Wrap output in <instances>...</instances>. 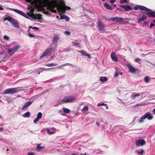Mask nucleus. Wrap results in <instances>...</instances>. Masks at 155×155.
Masks as SVG:
<instances>
[{
    "label": "nucleus",
    "instance_id": "obj_1",
    "mask_svg": "<svg viewBox=\"0 0 155 155\" xmlns=\"http://www.w3.org/2000/svg\"><path fill=\"white\" fill-rule=\"evenodd\" d=\"M30 2L32 6L37 10H45L44 7L48 8V10H70L69 7L65 5L63 0H25Z\"/></svg>",
    "mask_w": 155,
    "mask_h": 155
},
{
    "label": "nucleus",
    "instance_id": "obj_2",
    "mask_svg": "<svg viewBox=\"0 0 155 155\" xmlns=\"http://www.w3.org/2000/svg\"><path fill=\"white\" fill-rule=\"evenodd\" d=\"M14 11L20 15L28 19H29V18H31L34 20L38 19L40 20L42 18V15L41 14H34L33 12H34L35 10H30V12H27V14H26L20 10Z\"/></svg>",
    "mask_w": 155,
    "mask_h": 155
},
{
    "label": "nucleus",
    "instance_id": "obj_3",
    "mask_svg": "<svg viewBox=\"0 0 155 155\" xmlns=\"http://www.w3.org/2000/svg\"><path fill=\"white\" fill-rule=\"evenodd\" d=\"M131 7L129 5H120V7L122 8L124 10H132V9H134V10H150L142 5H136L133 4H131Z\"/></svg>",
    "mask_w": 155,
    "mask_h": 155
},
{
    "label": "nucleus",
    "instance_id": "obj_4",
    "mask_svg": "<svg viewBox=\"0 0 155 155\" xmlns=\"http://www.w3.org/2000/svg\"><path fill=\"white\" fill-rule=\"evenodd\" d=\"M4 18V19L3 21H4L7 20L10 22L11 25L13 27L16 28H19L20 27L18 23L16 20H15L9 16H8L6 17H4L3 18Z\"/></svg>",
    "mask_w": 155,
    "mask_h": 155
},
{
    "label": "nucleus",
    "instance_id": "obj_5",
    "mask_svg": "<svg viewBox=\"0 0 155 155\" xmlns=\"http://www.w3.org/2000/svg\"><path fill=\"white\" fill-rule=\"evenodd\" d=\"M75 99L74 97L72 96H66L63 97V98L61 100V101L58 102V104L61 105L64 103H66L71 102L74 101Z\"/></svg>",
    "mask_w": 155,
    "mask_h": 155
},
{
    "label": "nucleus",
    "instance_id": "obj_6",
    "mask_svg": "<svg viewBox=\"0 0 155 155\" xmlns=\"http://www.w3.org/2000/svg\"><path fill=\"white\" fill-rule=\"evenodd\" d=\"M38 11H41V10H38ZM43 11L44 13L47 15L49 16H51V13H56L57 11L59 12L65 13L66 10H49V12L46 11V10H41Z\"/></svg>",
    "mask_w": 155,
    "mask_h": 155
},
{
    "label": "nucleus",
    "instance_id": "obj_7",
    "mask_svg": "<svg viewBox=\"0 0 155 155\" xmlns=\"http://www.w3.org/2000/svg\"><path fill=\"white\" fill-rule=\"evenodd\" d=\"M17 88H8L5 90L4 91V94H13L17 92Z\"/></svg>",
    "mask_w": 155,
    "mask_h": 155
},
{
    "label": "nucleus",
    "instance_id": "obj_8",
    "mask_svg": "<svg viewBox=\"0 0 155 155\" xmlns=\"http://www.w3.org/2000/svg\"><path fill=\"white\" fill-rule=\"evenodd\" d=\"M20 47V45H16L15 46L13 47L12 48L8 49L7 50L8 53V54H9L11 53L12 52V54L11 55H12L13 54L16 52Z\"/></svg>",
    "mask_w": 155,
    "mask_h": 155
},
{
    "label": "nucleus",
    "instance_id": "obj_9",
    "mask_svg": "<svg viewBox=\"0 0 155 155\" xmlns=\"http://www.w3.org/2000/svg\"><path fill=\"white\" fill-rule=\"evenodd\" d=\"M97 25L98 27V29L100 31H104L105 30L104 24L99 19H98L97 21Z\"/></svg>",
    "mask_w": 155,
    "mask_h": 155
},
{
    "label": "nucleus",
    "instance_id": "obj_10",
    "mask_svg": "<svg viewBox=\"0 0 155 155\" xmlns=\"http://www.w3.org/2000/svg\"><path fill=\"white\" fill-rule=\"evenodd\" d=\"M107 20L110 21L115 22L116 23L121 22L123 21V18H119L115 17L114 18L107 19Z\"/></svg>",
    "mask_w": 155,
    "mask_h": 155
},
{
    "label": "nucleus",
    "instance_id": "obj_11",
    "mask_svg": "<svg viewBox=\"0 0 155 155\" xmlns=\"http://www.w3.org/2000/svg\"><path fill=\"white\" fill-rule=\"evenodd\" d=\"M145 143V141L143 139L138 140L136 141V144L137 147H139V146H143Z\"/></svg>",
    "mask_w": 155,
    "mask_h": 155
},
{
    "label": "nucleus",
    "instance_id": "obj_12",
    "mask_svg": "<svg viewBox=\"0 0 155 155\" xmlns=\"http://www.w3.org/2000/svg\"><path fill=\"white\" fill-rule=\"evenodd\" d=\"M78 52L79 53H81L83 56H87L88 58L91 59V57L90 54L89 53H86L84 50L78 51Z\"/></svg>",
    "mask_w": 155,
    "mask_h": 155
},
{
    "label": "nucleus",
    "instance_id": "obj_13",
    "mask_svg": "<svg viewBox=\"0 0 155 155\" xmlns=\"http://www.w3.org/2000/svg\"><path fill=\"white\" fill-rule=\"evenodd\" d=\"M127 66L129 68L130 72L134 73L136 71V68L133 67L130 64H127Z\"/></svg>",
    "mask_w": 155,
    "mask_h": 155
},
{
    "label": "nucleus",
    "instance_id": "obj_14",
    "mask_svg": "<svg viewBox=\"0 0 155 155\" xmlns=\"http://www.w3.org/2000/svg\"><path fill=\"white\" fill-rule=\"evenodd\" d=\"M144 116L145 118H147L148 120H151L153 118V117L151 114L149 112H147L144 115Z\"/></svg>",
    "mask_w": 155,
    "mask_h": 155
},
{
    "label": "nucleus",
    "instance_id": "obj_15",
    "mask_svg": "<svg viewBox=\"0 0 155 155\" xmlns=\"http://www.w3.org/2000/svg\"><path fill=\"white\" fill-rule=\"evenodd\" d=\"M110 56L112 60L113 61L115 62H117L118 61L117 58L116 56L115 52H112L110 54Z\"/></svg>",
    "mask_w": 155,
    "mask_h": 155
},
{
    "label": "nucleus",
    "instance_id": "obj_16",
    "mask_svg": "<svg viewBox=\"0 0 155 155\" xmlns=\"http://www.w3.org/2000/svg\"><path fill=\"white\" fill-rule=\"evenodd\" d=\"M146 14L149 17H155V12L153 11H148Z\"/></svg>",
    "mask_w": 155,
    "mask_h": 155
},
{
    "label": "nucleus",
    "instance_id": "obj_17",
    "mask_svg": "<svg viewBox=\"0 0 155 155\" xmlns=\"http://www.w3.org/2000/svg\"><path fill=\"white\" fill-rule=\"evenodd\" d=\"M147 17L146 16L144 15H142L141 18H137V22L140 23L142 21H143Z\"/></svg>",
    "mask_w": 155,
    "mask_h": 155
},
{
    "label": "nucleus",
    "instance_id": "obj_18",
    "mask_svg": "<svg viewBox=\"0 0 155 155\" xmlns=\"http://www.w3.org/2000/svg\"><path fill=\"white\" fill-rule=\"evenodd\" d=\"M59 37L58 35L57 34H55L53 37V42L54 44H57V40L59 39Z\"/></svg>",
    "mask_w": 155,
    "mask_h": 155
},
{
    "label": "nucleus",
    "instance_id": "obj_19",
    "mask_svg": "<svg viewBox=\"0 0 155 155\" xmlns=\"http://www.w3.org/2000/svg\"><path fill=\"white\" fill-rule=\"evenodd\" d=\"M32 103V102L30 101H28L22 107V110H23L25 109V108L27 107H29L30 105Z\"/></svg>",
    "mask_w": 155,
    "mask_h": 155
},
{
    "label": "nucleus",
    "instance_id": "obj_20",
    "mask_svg": "<svg viewBox=\"0 0 155 155\" xmlns=\"http://www.w3.org/2000/svg\"><path fill=\"white\" fill-rule=\"evenodd\" d=\"M61 19H65L67 21H68L70 18L64 15H61Z\"/></svg>",
    "mask_w": 155,
    "mask_h": 155
},
{
    "label": "nucleus",
    "instance_id": "obj_21",
    "mask_svg": "<svg viewBox=\"0 0 155 155\" xmlns=\"http://www.w3.org/2000/svg\"><path fill=\"white\" fill-rule=\"evenodd\" d=\"M146 118H145V117L144 115L142 116L141 117L140 119H139L138 120V123H143V122H144V120Z\"/></svg>",
    "mask_w": 155,
    "mask_h": 155
},
{
    "label": "nucleus",
    "instance_id": "obj_22",
    "mask_svg": "<svg viewBox=\"0 0 155 155\" xmlns=\"http://www.w3.org/2000/svg\"><path fill=\"white\" fill-rule=\"evenodd\" d=\"M108 80V79L105 77H101L100 78V81L104 82Z\"/></svg>",
    "mask_w": 155,
    "mask_h": 155
},
{
    "label": "nucleus",
    "instance_id": "obj_23",
    "mask_svg": "<svg viewBox=\"0 0 155 155\" xmlns=\"http://www.w3.org/2000/svg\"><path fill=\"white\" fill-rule=\"evenodd\" d=\"M30 113L28 111L25 113L23 115V117H30Z\"/></svg>",
    "mask_w": 155,
    "mask_h": 155
},
{
    "label": "nucleus",
    "instance_id": "obj_24",
    "mask_svg": "<svg viewBox=\"0 0 155 155\" xmlns=\"http://www.w3.org/2000/svg\"><path fill=\"white\" fill-rule=\"evenodd\" d=\"M63 111L66 113H69L71 112V111L69 109L64 108L63 109Z\"/></svg>",
    "mask_w": 155,
    "mask_h": 155
},
{
    "label": "nucleus",
    "instance_id": "obj_25",
    "mask_svg": "<svg viewBox=\"0 0 155 155\" xmlns=\"http://www.w3.org/2000/svg\"><path fill=\"white\" fill-rule=\"evenodd\" d=\"M45 66L48 67L54 66L57 65V64L55 63H49L45 65Z\"/></svg>",
    "mask_w": 155,
    "mask_h": 155
},
{
    "label": "nucleus",
    "instance_id": "obj_26",
    "mask_svg": "<svg viewBox=\"0 0 155 155\" xmlns=\"http://www.w3.org/2000/svg\"><path fill=\"white\" fill-rule=\"evenodd\" d=\"M38 151H41L43 149V147L40 146V145L38 144L37 146Z\"/></svg>",
    "mask_w": 155,
    "mask_h": 155
},
{
    "label": "nucleus",
    "instance_id": "obj_27",
    "mask_svg": "<svg viewBox=\"0 0 155 155\" xmlns=\"http://www.w3.org/2000/svg\"><path fill=\"white\" fill-rule=\"evenodd\" d=\"M104 6L108 10H110L111 9V7L108 4H107L106 3L104 4Z\"/></svg>",
    "mask_w": 155,
    "mask_h": 155
},
{
    "label": "nucleus",
    "instance_id": "obj_28",
    "mask_svg": "<svg viewBox=\"0 0 155 155\" xmlns=\"http://www.w3.org/2000/svg\"><path fill=\"white\" fill-rule=\"evenodd\" d=\"M42 114L41 113H38L37 115V118L38 119H40L42 117Z\"/></svg>",
    "mask_w": 155,
    "mask_h": 155
},
{
    "label": "nucleus",
    "instance_id": "obj_29",
    "mask_svg": "<svg viewBox=\"0 0 155 155\" xmlns=\"http://www.w3.org/2000/svg\"><path fill=\"white\" fill-rule=\"evenodd\" d=\"M28 36L31 38H36L38 37L37 36L34 35H33V34L31 33H29L28 34Z\"/></svg>",
    "mask_w": 155,
    "mask_h": 155
},
{
    "label": "nucleus",
    "instance_id": "obj_30",
    "mask_svg": "<svg viewBox=\"0 0 155 155\" xmlns=\"http://www.w3.org/2000/svg\"><path fill=\"white\" fill-rule=\"evenodd\" d=\"M88 110V108L87 106L84 107L82 109V111L83 112H85L86 111H87Z\"/></svg>",
    "mask_w": 155,
    "mask_h": 155
},
{
    "label": "nucleus",
    "instance_id": "obj_31",
    "mask_svg": "<svg viewBox=\"0 0 155 155\" xmlns=\"http://www.w3.org/2000/svg\"><path fill=\"white\" fill-rule=\"evenodd\" d=\"M144 150L143 149H141V152H140L139 151H138L137 152V153L138 154H140V155H143V154Z\"/></svg>",
    "mask_w": 155,
    "mask_h": 155
},
{
    "label": "nucleus",
    "instance_id": "obj_32",
    "mask_svg": "<svg viewBox=\"0 0 155 155\" xmlns=\"http://www.w3.org/2000/svg\"><path fill=\"white\" fill-rule=\"evenodd\" d=\"M51 48H50L49 49H47L45 51V52L47 54V55L51 51Z\"/></svg>",
    "mask_w": 155,
    "mask_h": 155
},
{
    "label": "nucleus",
    "instance_id": "obj_33",
    "mask_svg": "<svg viewBox=\"0 0 155 155\" xmlns=\"http://www.w3.org/2000/svg\"><path fill=\"white\" fill-rule=\"evenodd\" d=\"M32 28L33 29H36V30H38L39 29V28H38V27H32L31 26H29V29H30V28Z\"/></svg>",
    "mask_w": 155,
    "mask_h": 155
},
{
    "label": "nucleus",
    "instance_id": "obj_34",
    "mask_svg": "<svg viewBox=\"0 0 155 155\" xmlns=\"http://www.w3.org/2000/svg\"><path fill=\"white\" fill-rule=\"evenodd\" d=\"M149 78L148 77H146L144 78V81L146 83H148L149 82Z\"/></svg>",
    "mask_w": 155,
    "mask_h": 155
},
{
    "label": "nucleus",
    "instance_id": "obj_35",
    "mask_svg": "<svg viewBox=\"0 0 155 155\" xmlns=\"http://www.w3.org/2000/svg\"><path fill=\"white\" fill-rule=\"evenodd\" d=\"M129 0H121L120 1V2L122 4L123 3H127L128 1H129Z\"/></svg>",
    "mask_w": 155,
    "mask_h": 155
},
{
    "label": "nucleus",
    "instance_id": "obj_36",
    "mask_svg": "<svg viewBox=\"0 0 155 155\" xmlns=\"http://www.w3.org/2000/svg\"><path fill=\"white\" fill-rule=\"evenodd\" d=\"M3 38H4V39L5 40H8L9 39V37H8V36L6 35H4Z\"/></svg>",
    "mask_w": 155,
    "mask_h": 155
},
{
    "label": "nucleus",
    "instance_id": "obj_37",
    "mask_svg": "<svg viewBox=\"0 0 155 155\" xmlns=\"http://www.w3.org/2000/svg\"><path fill=\"white\" fill-rule=\"evenodd\" d=\"M47 54L46 53L45 51L42 54V55L41 56L40 58H42L46 56Z\"/></svg>",
    "mask_w": 155,
    "mask_h": 155
},
{
    "label": "nucleus",
    "instance_id": "obj_38",
    "mask_svg": "<svg viewBox=\"0 0 155 155\" xmlns=\"http://www.w3.org/2000/svg\"><path fill=\"white\" fill-rule=\"evenodd\" d=\"M105 105H106V104H105L104 103H102V104H97V106H105Z\"/></svg>",
    "mask_w": 155,
    "mask_h": 155
},
{
    "label": "nucleus",
    "instance_id": "obj_39",
    "mask_svg": "<svg viewBox=\"0 0 155 155\" xmlns=\"http://www.w3.org/2000/svg\"><path fill=\"white\" fill-rule=\"evenodd\" d=\"M140 61H141V59L139 58H136L135 59V61L137 62Z\"/></svg>",
    "mask_w": 155,
    "mask_h": 155
},
{
    "label": "nucleus",
    "instance_id": "obj_40",
    "mask_svg": "<svg viewBox=\"0 0 155 155\" xmlns=\"http://www.w3.org/2000/svg\"><path fill=\"white\" fill-rule=\"evenodd\" d=\"M140 96V94L139 93H138V94H135V95H134V96H133V97H134V98H135V97H139Z\"/></svg>",
    "mask_w": 155,
    "mask_h": 155
},
{
    "label": "nucleus",
    "instance_id": "obj_41",
    "mask_svg": "<svg viewBox=\"0 0 155 155\" xmlns=\"http://www.w3.org/2000/svg\"><path fill=\"white\" fill-rule=\"evenodd\" d=\"M65 33L66 34H67L68 35H70L71 34V33L70 32H69V31H65Z\"/></svg>",
    "mask_w": 155,
    "mask_h": 155
},
{
    "label": "nucleus",
    "instance_id": "obj_42",
    "mask_svg": "<svg viewBox=\"0 0 155 155\" xmlns=\"http://www.w3.org/2000/svg\"><path fill=\"white\" fill-rule=\"evenodd\" d=\"M39 119L37 117L36 118L34 121V122L35 123H36L37 121H38L39 120Z\"/></svg>",
    "mask_w": 155,
    "mask_h": 155
},
{
    "label": "nucleus",
    "instance_id": "obj_43",
    "mask_svg": "<svg viewBox=\"0 0 155 155\" xmlns=\"http://www.w3.org/2000/svg\"><path fill=\"white\" fill-rule=\"evenodd\" d=\"M155 25L154 24H153V23H151L150 25V28H152V27L153 26Z\"/></svg>",
    "mask_w": 155,
    "mask_h": 155
},
{
    "label": "nucleus",
    "instance_id": "obj_44",
    "mask_svg": "<svg viewBox=\"0 0 155 155\" xmlns=\"http://www.w3.org/2000/svg\"><path fill=\"white\" fill-rule=\"evenodd\" d=\"M120 73H118V72H117V73H116L114 75L116 77H118L119 76V74Z\"/></svg>",
    "mask_w": 155,
    "mask_h": 155
},
{
    "label": "nucleus",
    "instance_id": "obj_45",
    "mask_svg": "<svg viewBox=\"0 0 155 155\" xmlns=\"http://www.w3.org/2000/svg\"><path fill=\"white\" fill-rule=\"evenodd\" d=\"M34 153H28V155H34Z\"/></svg>",
    "mask_w": 155,
    "mask_h": 155
},
{
    "label": "nucleus",
    "instance_id": "obj_46",
    "mask_svg": "<svg viewBox=\"0 0 155 155\" xmlns=\"http://www.w3.org/2000/svg\"><path fill=\"white\" fill-rule=\"evenodd\" d=\"M48 133L49 132L51 133V134H54V131H52V132H50V131L49 130H48Z\"/></svg>",
    "mask_w": 155,
    "mask_h": 155
},
{
    "label": "nucleus",
    "instance_id": "obj_47",
    "mask_svg": "<svg viewBox=\"0 0 155 155\" xmlns=\"http://www.w3.org/2000/svg\"><path fill=\"white\" fill-rule=\"evenodd\" d=\"M110 2L111 3H113L115 2L114 0H110Z\"/></svg>",
    "mask_w": 155,
    "mask_h": 155
},
{
    "label": "nucleus",
    "instance_id": "obj_48",
    "mask_svg": "<svg viewBox=\"0 0 155 155\" xmlns=\"http://www.w3.org/2000/svg\"><path fill=\"white\" fill-rule=\"evenodd\" d=\"M96 124L98 126H99L100 125V123L99 122H97L96 123Z\"/></svg>",
    "mask_w": 155,
    "mask_h": 155
},
{
    "label": "nucleus",
    "instance_id": "obj_49",
    "mask_svg": "<svg viewBox=\"0 0 155 155\" xmlns=\"http://www.w3.org/2000/svg\"><path fill=\"white\" fill-rule=\"evenodd\" d=\"M150 53H149L148 54H142V55H143V56H145L147 55L148 54H150Z\"/></svg>",
    "mask_w": 155,
    "mask_h": 155
},
{
    "label": "nucleus",
    "instance_id": "obj_50",
    "mask_svg": "<svg viewBox=\"0 0 155 155\" xmlns=\"http://www.w3.org/2000/svg\"><path fill=\"white\" fill-rule=\"evenodd\" d=\"M3 130H4V129L3 128H2V127L0 128V130L1 131H3Z\"/></svg>",
    "mask_w": 155,
    "mask_h": 155
},
{
    "label": "nucleus",
    "instance_id": "obj_51",
    "mask_svg": "<svg viewBox=\"0 0 155 155\" xmlns=\"http://www.w3.org/2000/svg\"><path fill=\"white\" fill-rule=\"evenodd\" d=\"M49 69H49V68H43V70H49Z\"/></svg>",
    "mask_w": 155,
    "mask_h": 155
},
{
    "label": "nucleus",
    "instance_id": "obj_52",
    "mask_svg": "<svg viewBox=\"0 0 155 155\" xmlns=\"http://www.w3.org/2000/svg\"><path fill=\"white\" fill-rule=\"evenodd\" d=\"M105 106H106V109H108V106L106 104V105H105Z\"/></svg>",
    "mask_w": 155,
    "mask_h": 155
},
{
    "label": "nucleus",
    "instance_id": "obj_53",
    "mask_svg": "<svg viewBox=\"0 0 155 155\" xmlns=\"http://www.w3.org/2000/svg\"><path fill=\"white\" fill-rule=\"evenodd\" d=\"M3 8L0 6V10H3Z\"/></svg>",
    "mask_w": 155,
    "mask_h": 155
},
{
    "label": "nucleus",
    "instance_id": "obj_54",
    "mask_svg": "<svg viewBox=\"0 0 155 155\" xmlns=\"http://www.w3.org/2000/svg\"><path fill=\"white\" fill-rule=\"evenodd\" d=\"M72 155H80L74 153V154H72Z\"/></svg>",
    "mask_w": 155,
    "mask_h": 155
},
{
    "label": "nucleus",
    "instance_id": "obj_55",
    "mask_svg": "<svg viewBox=\"0 0 155 155\" xmlns=\"http://www.w3.org/2000/svg\"><path fill=\"white\" fill-rule=\"evenodd\" d=\"M153 113H154V114H155V108H154L153 109Z\"/></svg>",
    "mask_w": 155,
    "mask_h": 155
},
{
    "label": "nucleus",
    "instance_id": "obj_56",
    "mask_svg": "<svg viewBox=\"0 0 155 155\" xmlns=\"http://www.w3.org/2000/svg\"><path fill=\"white\" fill-rule=\"evenodd\" d=\"M67 65V64H63L62 65V66H64Z\"/></svg>",
    "mask_w": 155,
    "mask_h": 155
},
{
    "label": "nucleus",
    "instance_id": "obj_57",
    "mask_svg": "<svg viewBox=\"0 0 155 155\" xmlns=\"http://www.w3.org/2000/svg\"><path fill=\"white\" fill-rule=\"evenodd\" d=\"M10 10H17V9H15L10 8Z\"/></svg>",
    "mask_w": 155,
    "mask_h": 155
},
{
    "label": "nucleus",
    "instance_id": "obj_58",
    "mask_svg": "<svg viewBox=\"0 0 155 155\" xmlns=\"http://www.w3.org/2000/svg\"><path fill=\"white\" fill-rule=\"evenodd\" d=\"M81 155H86V154H81Z\"/></svg>",
    "mask_w": 155,
    "mask_h": 155
},
{
    "label": "nucleus",
    "instance_id": "obj_59",
    "mask_svg": "<svg viewBox=\"0 0 155 155\" xmlns=\"http://www.w3.org/2000/svg\"><path fill=\"white\" fill-rule=\"evenodd\" d=\"M30 10H34V8H31L30 9Z\"/></svg>",
    "mask_w": 155,
    "mask_h": 155
},
{
    "label": "nucleus",
    "instance_id": "obj_60",
    "mask_svg": "<svg viewBox=\"0 0 155 155\" xmlns=\"http://www.w3.org/2000/svg\"><path fill=\"white\" fill-rule=\"evenodd\" d=\"M153 22L155 23V20H153Z\"/></svg>",
    "mask_w": 155,
    "mask_h": 155
},
{
    "label": "nucleus",
    "instance_id": "obj_61",
    "mask_svg": "<svg viewBox=\"0 0 155 155\" xmlns=\"http://www.w3.org/2000/svg\"><path fill=\"white\" fill-rule=\"evenodd\" d=\"M102 1L103 2H104L105 1L104 0H102Z\"/></svg>",
    "mask_w": 155,
    "mask_h": 155
},
{
    "label": "nucleus",
    "instance_id": "obj_62",
    "mask_svg": "<svg viewBox=\"0 0 155 155\" xmlns=\"http://www.w3.org/2000/svg\"><path fill=\"white\" fill-rule=\"evenodd\" d=\"M102 1L103 2H104L105 1L104 0H102Z\"/></svg>",
    "mask_w": 155,
    "mask_h": 155
},
{
    "label": "nucleus",
    "instance_id": "obj_63",
    "mask_svg": "<svg viewBox=\"0 0 155 155\" xmlns=\"http://www.w3.org/2000/svg\"><path fill=\"white\" fill-rule=\"evenodd\" d=\"M119 74L122 75V73H120Z\"/></svg>",
    "mask_w": 155,
    "mask_h": 155
},
{
    "label": "nucleus",
    "instance_id": "obj_64",
    "mask_svg": "<svg viewBox=\"0 0 155 155\" xmlns=\"http://www.w3.org/2000/svg\"><path fill=\"white\" fill-rule=\"evenodd\" d=\"M28 10H29L30 9V8L28 7Z\"/></svg>",
    "mask_w": 155,
    "mask_h": 155
}]
</instances>
